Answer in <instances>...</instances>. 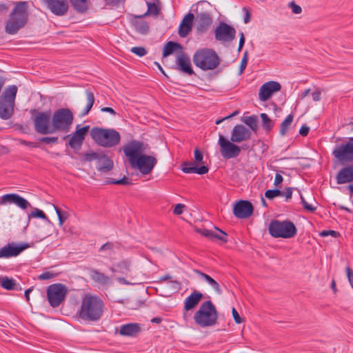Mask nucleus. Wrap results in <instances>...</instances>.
<instances>
[{
    "label": "nucleus",
    "mask_w": 353,
    "mask_h": 353,
    "mask_svg": "<svg viewBox=\"0 0 353 353\" xmlns=\"http://www.w3.org/2000/svg\"><path fill=\"white\" fill-rule=\"evenodd\" d=\"M214 37L221 42H231L236 37V30L225 22H220L214 30Z\"/></svg>",
    "instance_id": "11"
},
{
    "label": "nucleus",
    "mask_w": 353,
    "mask_h": 353,
    "mask_svg": "<svg viewBox=\"0 0 353 353\" xmlns=\"http://www.w3.org/2000/svg\"><path fill=\"white\" fill-rule=\"evenodd\" d=\"M336 180L339 185L353 182V165H347L341 169Z\"/></svg>",
    "instance_id": "25"
},
{
    "label": "nucleus",
    "mask_w": 353,
    "mask_h": 353,
    "mask_svg": "<svg viewBox=\"0 0 353 353\" xmlns=\"http://www.w3.org/2000/svg\"><path fill=\"white\" fill-rule=\"evenodd\" d=\"M292 196V188H286L284 191H283V196L285 197V201H288L291 199Z\"/></svg>",
    "instance_id": "56"
},
{
    "label": "nucleus",
    "mask_w": 353,
    "mask_h": 353,
    "mask_svg": "<svg viewBox=\"0 0 353 353\" xmlns=\"http://www.w3.org/2000/svg\"><path fill=\"white\" fill-rule=\"evenodd\" d=\"M148 5V10H147V12H145L144 14H143V16H145L148 14H158L159 12V10H158V8L157 6V5L154 3H147Z\"/></svg>",
    "instance_id": "51"
},
{
    "label": "nucleus",
    "mask_w": 353,
    "mask_h": 353,
    "mask_svg": "<svg viewBox=\"0 0 353 353\" xmlns=\"http://www.w3.org/2000/svg\"><path fill=\"white\" fill-rule=\"evenodd\" d=\"M254 208L248 201H239L234 206L233 212L239 219H247L253 213Z\"/></svg>",
    "instance_id": "17"
},
{
    "label": "nucleus",
    "mask_w": 353,
    "mask_h": 353,
    "mask_svg": "<svg viewBox=\"0 0 353 353\" xmlns=\"http://www.w3.org/2000/svg\"><path fill=\"white\" fill-rule=\"evenodd\" d=\"M218 144L220 146L221 156L225 159L237 157L241 150V148L236 145L231 140H228L223 135L219 134Z\"/></svg>",
    "instance_id": "9"
},
{
    "label": "nucleus",
    "mask_w": 353,
    "mask_h": 353,
    "mask_svg": "<svg viewBox=\"0 0 353 353\" xmlns=\"http://www.w3.org/2000/svg\"><path fill=\"white\" fill-rule=\"evenodd\" d=\"M248 61V52H245L244 54L242 57L241 61V65H240V68H239V74H243L244 70L245 69V68L247 66Z\"/></svg>",
    "instance_id": "52"
},
{
    "label": "nucleus",
    "mask_w": 353,
    "mask_h": 353,
    "mask_svg": "<svg viewBox=\"0 0 353 353\" xmlns=\"http://www.w3.org/2000/svg\"><path fill=\"white\" fill-rule=\"evenodd\" d=\"M14 103L0 100V118L3 120H8L14 114Z\"/></svg>",
    "instance_id": "31"
},
{
    "label": "nucleus",
    "mask_w": 353,
    "mask_h": 353,
    "mask_svg": "<svg viewBox=\"0 0 353 353\" xmlns=\"http://www.w3.org/2000/svg\"><path fill=\"white\" fill-rule=\"evenodd\" d=\"M281 85L279 82L270 81L263 84L259 92V98L261 101H268L275 92L281 90Z\"/></svg>",
    "instance_id": "18"
},
{
    "label": "nucleus",
    "mask_w": 353,
    "mask_h": 353,
    "mask_svg": "<svg viewBox=\"0 0 353 353\" xmlns=\"http://www.w3.org/2000/svg\"><path fill=\"white\" fill-rule=\"evenodd\" d=\"M283 181V178L282 175L280 173H276L275 175L274 182V185L275 186H278L279 184H281Z\"/></svg>",
    "instance_id": "62"
},
{
    "label": "nucleus",
    "mask_w": 353,
    "mask_h": 353,
    "mask_svg": "<svg viewBox=\"0 0 353 353\" xmlns=\"http://www.w3.org/2000/svg\"><path fill=\"white\" fill-rule=\"evenodd\" d=\"M43 1L54 14L62 16L66 13V0H43Z\"/></svg>",
    "instance_id": "23"
},
{
    "label": "nucleus",
    "mask_w": 353,
    "mask_h": 353,
    "mask_svg": "<svg viewBox=\"0 0 353 353\" xmlns=\"http://www.w3.org/2000/svg\"><path fill=\"white\" fill-rule=\"evenodd\" d=\"M14 7L6 23L5 30L9 34H15L19 29L23 28L28 19V3L27 1H13Z\"/></svg>",
    "instance_id": "3"
},
{
    "label": "nucleus",
    "mask_w": 353,
    "mask_h": 353,
    "mask_svg": "<svg viewBox=\"0 0 353 353\" xmlns=\"http://www.w3.org/2000/svg\"><path fill=\"white\" fill-rule=\"evenodd\" d=\"M185 205L182 203H178L175 205L174 209V214L176 215H180L183 213V209L185 208Z\"/></svg>",
    "instance_id": "57"
},
{
    "label": "nucleus",
    "mask_w": 353,
    "mask_h": 353,
    "mask_svg": "<svg viewBox=\"0 0 353 353\" xmlns=\"http://www.w3.org/2000/svg\"><path fill=\"white\" fill-rule=\"evenodd\" d=\"M106 184H117V185H130L131 182L130 181L129 179L126 176H123L122 179L119 180H107L105 181Z\"/></svg>",
    "instance_id": "46"
},
{
    "label": "nucleus",
    "mask_w": 353,
    "mask_h": 353,
    "mask_svg": "<svg viewBox=\"0 0 353 353\" xmlns=\"http://www.w3.org/2000/svg\"><path fill=\"white\" fill-rule=\"evenodd\" d=\"M269 234L274 238L291 239L297 233L293 222L289 220H272L268 225Z\"/></svg>",
    "instance_id": "7"
},
{
    "label": "nucleus",
    "mask_w": 353,
    "mask_h": 353,
    "mask_svg": "<svg viewBox=\"0 0 353 353\" xmlns=\"http://www.w3.org/2000/svg\"><path fill=\"white\" fill-rule=\"evenodd\" d=\"M218 319V312L211 301L201 303L198 311L194 315L195 323L202 327L215 325Z\"/></svg>",
    "instance_id": "5"
},
{
    "label": "nucleus",
    "mask_w": 353,
    "mask_h": 353,
    "mask_svg": "<svg viewBox=\"0 0 353 353\" xmlns=\"http://www.w3.org/2000/svg\"><path fill=\"white\" fill-rule=\"evenodd\" d=\"M290 8L292 9V12L294 14H299L302 11L301 8L299 5L296 4L294 2L290 3Z\"/></svg>",
    "instance_id": "58"
},
{
    "label": "nucleus",
    "mask_w": 353,
    "mask_h": 353,
    "mask_svg": "<svg viewBox=\"0 0 353 353\" xmlns=\"http://www.w3.org/2000/svg\"><path fill=\"white\" fill-rule=\"evenodd\" d=\"M141 331L140 324L137 323H130L122 325L120 327L119 333L125 336H137Z\"/></svg>",
    "instance_id": "26"
},
{
    "label": "nucleus",
    "mask_w": 353,
    "mask_h": 353,
    "mask_svg": "<svg viewBox=\"0 0 353 353\" xmlns=\"http://www.w3.org/2000/svg\"><path fill=\"white\" fill-rule=\"evenodd\" d=\"M10 6L6 3H0V14L6 13L9 10Z\"/></svg>",
    "instance_id": "63"
},
{
    "label": "nucleus",
    "mask_w": 353,
    "mask_h": 353,
    "mask_svg": "<svg viewBox=\"0 0 353 353\" xmlns=\"http://www.w3.org/2000/svg\"><path fill=\"white\" fill-rule=\"evenodd\" d=\"M57 274L53 273L52 272H46L38 276V279L41 281L43 280H49L54 278Z\"/></svg>",
    "instance_id": "53"
},
{
    "label": "nucleus",
    "mask_w": 353,
    "mask_h": 353,
    "mask_svg": "<svg viewBox=\"0 0 353 353\" xmlns=\"http://www.w3.org/2000/svg\"><path fill=\"white\" fill-rule=\"evenodd\" d=\"M294 116L292 114H288L280 125L279 134L281 136H285L292 127Z\"/></svg>",
    "instance_id": "37"
},
{
    "label": "nucleus",
    "mask_w": 353,
    "mask_h": 353,
    "mask_svg": "<svg viewBox=\"0 0 353 353\" xmlns=\"http://www.w3.org/2000/svg\"><path fill=\"white\" fill-rule=\"evenodd\" d=\"M143 17V15H134L131 23L137 32L141 34H146L149 32V26L146 21L141 19Z\"/></svg>",
    "instance_id": "30"
},
{
    "label": "nucleus",
    "mask_w": 353,
    "mask_h": 353,
    "mask_svg": "<svg viewBox=\"0 0 353 353\" xmlns=\"http://www.w3.org/2000/svg\"><path fill=\"white\" fill-rule=\"evenodd\" d=\"M241 121L246 124L253 131H256L258 128V118L256 115L249 117H243Z\"/></svg>",
    "instance_id": "39"
},
{
    "label": "nucleus",
    "mask_w": 353,
    "mask_h": 353,
    "mask_svg": "<svg viewBox=\"0 0 353 353\" xmlns=\"http://www.w3.org/2000/svg\"><path fill=\"white\" fill-rule=\"evenodd\" d=\"M321 93L320 91H315L312 92V97L314 101H319L321 100Z\"/></svg>",
    "instance_id": "64"
},
{
    "label": "nucleus",
    "mask_w": 353,
    "mask_h": 353,
    "mask_svg": "<svg viewBox=\"0 0 353 353\" xmlns=\"http://www.w3.org/2000/svg\"><path fill=\"white\" fill-rule=\"evenodd\" d=\"M130 263L128 261H122L110 268L112 272H119L127 274L130 272Z\"/></svg>",
    "instance_id": "35"
},
{
    "label": "nucleus",
    "mask_w": 353,
    "mask_h": 353,
    "mask_svg": "<svg viewBox=\"0 0 353 353\" xmlns=\"http://www.w3.org/2000/svg\"><path fill=\"white\" fill-rule=\"evenodd\" d=\"M74 9L80 13L85 12L90 3V0H70Z\"/></svg>",
    "instance_id": "36"
},
{
    "label": "nucleus",
    "mask_w": 353,
    "mask_h": 353,
    "mask_svg": "<svg viewBox=\"0 0 353 353\" xmlns=\"http://www.w3.org/2000/svg\"><path fill=\"white\" fill-rule=\"evenodd\" d=\"M114 246L113 243L107 242L101 246L99 252H107L108 254H111L113 252Z\"/></svg>",
    "instance_id": "49"
},
{
    "label": "nucleus",
    "mask_w": 353,
    "mask_h": 353,
    "mask_svg": "<svg viewBox=\"0 0 353 353\" xmlns=\"http://www.w3.org/2000/svg\"><path fill=\"white\" fill-rule=\"evenodd\" d=\"M54 207L58 216L59 225H62L66 220V212L57 206L54 205Z\"/></svg>",
    "instance_id": "47"
},
{
    "label": "nucleus",
    "mask_w": 353,
    "mask_h": 353,
    "mask_svg": "<svg viewBox=\"0 0 353 353\" xmlns=\"http://www.w3.org/2000/svg\"><path fill=\"white\" fill-rule=\"evenodd\" d=\"M143 143L139 141L132 140L123 147V152L128 158L130 165L142 154Z\"/></svg>",
    "instance_id": "13"
},
{
    "label": "nucleus",
    "mask_w": 353,
    "mask_h": 353,
    "mask_svg": "<svg viewBox=\"0 0 353 353\" xmlns=\"http://www.w3.org/2000/svg\"><path fill=\"white\" fill-rule=\"evenodd\" d=\"M34 116V130L41 134H48L57 131L66 130V108L57 110L52 118L50 111L38 112L31 110Z\"/></svg>",
    "instance_id": "1"
},
{
    "label": "nucleus",
    "mask_w": 353,
    "mask_h": 353,
    "mask_svg": "<svg viewBox=\"0 0 353 353\" xmlns=\"http://www.w3.org/2000/svg\"><path fill=\"white\" fill-rule=\"evenodd\" d=\"M130 51L140 57L145 56L148 52L146 49L141 46L132 47Z\"/></svg>",
    "instance_id": "48"
},
{
    "label": "nucleus",
    "mask_w": 353,
    "mask_h": 353,
    "mask_svg": "<svg viewBox=\"0 0 353 353\" xmlns=\"http://www.w3.org/2000/svg\"><path fill=\"white\" fill-rule=\"evenodd\" d=\"M194 159H195L196 163L197 164L203 163V153L198 148H196L194 150Z\"/></svg>",
    "instance_id": "55"
},
{
    "label": "nucleus",
    "mask_w": 353,
    "mask_h": 353,
    "mask_svg": "<svg viewBox=\"0 0 353 353\" xmlns=\"http://www.w3.org/2000/svg\"><path fill=\"white\" fill-rule=\"evenodd\" d=\"M114 166L112 160H111L106 154L101 153L97 161V169L101 172H107L110 171Z\"/></svg>",
    "instance_id": "27"
},
{
    "label": "nucleus",
    "mask_w": 353,
    "mask_h": 353,
    "mask_svg": "<svg viewBox=\"0 0 353 353\" xmlns=\"http://www.w3.org/2000/svg\"><path fill=\"white\" fill-rule=\"evenodd\" d=\"M15 281L16 280L12 277L3 276L1 283V287L6 290H12V288H14V283Z\"/></svg>",
    "instance_id": "42"
},
{
    "label": "nucleus",
    "mask_w": 353,
    "mask_h": 353,
    "mask_svg": "<svg viewBox=\"0 0 353 353\" xmlns=\"http://www.w3.org/2000/svg\"><path fill=\"white\" fill-rule=\"evenodd\" d=\"M212 24V18L208 12L197 13L196 17V29L199 34L206 32Z\"/></svg>",
    "instance_id": "19"
},
{
    "label": "nucleus",
    "mask_w": 353,
    "mask_h": 353,
    "mask_svg": "<svg viewBox=\"0 0 353 353\" xmlns=\"http://www.w3.org/2000/svg\"><path fill=\"white\" fill-rule=\"evenodd\" d=\"M192 61L194 64L207 71L216 68L220 64V58L216 52L210 48H201L195 52Z\"/></svg>",
    "instance_id": "4"
},
{
    "label": "nucleus",
    "mask_w": 353,
    "mask_h": 353,
    "mask_svg": "<svg viewBox=\"0 0 353 353\" xmlns=\"http://www.w3.org/2000/svg\"><path fill=\"white\" fill-rule=\"evenodd\" d=\"M198 232L203 236L208 237L210 239H218L221 241L223 243L228 242V234L224 231L219 229L218 228H214V230H208V229H200Z\"/></svg>",
    "instance_id": "24"
},
{
    "label": "nucleus",
    "mask_w": 353,
    "mask_h": 353,
    "mask_svg": "<svg viewBox=\"0 0 353 353\" xmlns=\"http://www.w3.org/2000/svg\"><path fill=\"white\" fill-rule=\"evenodd\" d=\"M176 64L177 70H179L188 75H192L194 74L191 65L190 59L183 52H181L177 54Z\"/></svg>",
    "instance_id": "21"
},
{
    "label": "nucleus",
    "mask_w": 353,
    "mask_h": 353,
    "mask_svg": "<svg viewBox=\"0 0 353 353\" xmlns=\"http://www.w3.org/2000/svg\"><path fill=\"white\" fill-rule=\"evenodd\" d=\"M243 11L245 13V16H244V19H243L244 23H248L250 21V10H249V9L248 8L243 7Z\"/></svg>",
    "instance_id": "60"
},
{
    "label": "nucleus",
    "mask_w": 353,
    "mask_h": 353,
    "mask_svg": "<svg viewBox=\"0 0 353 353\" xmlns=\"http://www.w3.org/2000/svg\"><path fill=\"white\" fill-rule=\"evenodd\" d=\"M301 203H302L304 209H305L306 210H307L310 212H313L316 210V208L311 204H309L302 196H301Z\"/></svg>",
    "instance_id": "54"
},
{
    "label": "nucleus",
    "mask_w": 353,
    "mask_h": 353,
    "mask_svg": "<svg viewBox=\"0 0 353 353\" xmlns=\"http://www.w3.org/2000/svg\"><path fill=\"white\" fill-rule=\"evenodd\" d=\"M90 134L95 143L105 148L114 147L121 141L120 134L114 129L94 127L91 129Z\"/></svg>",
    "instance_id": "6"
},
{
    "label": "nucleus",
    "mask_w": 353,
    "mask_h": 353,
    "mask_svg": "<svg viewBox=\"0 0 353 353\" xmlns=\"http://www.w3.org/2000/svg\"><path fill=\"white\" fill-rule=\"evenodd\" d=\"M182 171L185 173H196L198 174H204L208 172L209 168L206 165L196 167L193 162H184L181 165Z\"/></svg>",
    "instance_id": "28"
},
{
    "label": "nucleus",
    "mask_w": 353,
    "mask_h": 353,
    "mask_svg": "<svg viewBox=\"0 0 353 353\" xmlns=\"http://www.w3.org/2000/svg\"><path fill=\"white\" fill-rule=\"evenodd\" d=\"M34 243L22 242L17 243L11 242L0 248V258L8 259L19 256L26 249L33 247Z\"/></svg>",
    "instance_id": "10"
},
{
    "label": "nucleus",
    "mask_w": 353,
    "mask_h": 353,
    "mask_svg": "<svg viewBox=\"0 0 353 353\" xmlns=\"http://www.w3.org/2000/svg\"><path fill=\"white\" fill-rule=\"evenodd\" d=\"M310 131V128L307 126L306 125H303L301 126V129L299 130V134L305 137L308 134Z\"/></svg>",
    "instance_id": "61"
},
{
    "label": "nucleus",
    "mask_w": 353,
    "mask_h": 353,
    "mask_svg": "<svg viewBox=\"0 0 353 353\" xmlns=\"http://www.w3.org/2000/svg\"><path fill=\"white\" fill-rule=\"evenodd\" d=\"M265 196L268 199H273L274 198H275L276 196H283V191H281L279 189L268 190L265 192Z\"/></svg>",
    "instance_id": "45"
},
{
    "label": "nucleus",
    "mask_w": 353,
    "mask_h": 353,
    "mask_svg": "<svg viewBox=\"0 0 353 353\" xmlns=\"http://www.w3.org/2000/svg\"><path fill=\"white\" fill-rule=\"evenodd\" d=\"M194 272L204 279L214 290L219 294H221L222 290L219 284L211 276L199 270H194Z\"/></svg>",
    "instance_id": "34"
},
{
    "label": "nucleus",
    "mask_w": 353,
    "mask_h": 353,
    "mask_svg": "<svg viewBox=\"0 0 353 353\" xmlns=\"http://www.w3.org/2000/svg\"><path fill=\"white\" fill-rule=\"evenodd\" d=\"M18 88L15 85H9L3 91L0 100L14 103Z\"/></svg>",
    "instance_id": "33"
},
{
    "label": "nucleus",
    "mask_w": 353,
    "mask_h": 353,
    "mask_svg": "<svg viewBox=\"0 0 353 353\" xmlns=\"http://www.w3.org/2000/svg\"><path fill=\"white\" fill-rule=\"evenodd\" d=\"M91 279L101 285H109L112 283L111 278L105 275L97 270H91L90 272Z\"/></svg>",
    "instance_id": "32"
},
{
    "label": "nucleus",
    "mask_w": 353,
    "mask_h": 353,
    "mask_svg": "<svg viewBox=\"0 0 353 353\" xmlns=\"http://www.w3.org/2000/svg\"><path fill=\"white\" fill-rule=\"evenodd\" d=\"M8 203L15 204L23 210L31 207L30 203L27 199L16 193L6 194L1 197L0 205H6Z\"/></svg>",
    "instance_id": "15"
},
{
    "label": "nucleus",
    "mask_w": 353,
    "mask_h": 353,
    "mask_svg": "<svg viewBox=\"0 0 353 353\" xmlns=\"http://www.w3.org/2000/svg\"><path fill=\"white\" fill-rule=\"evenodd\" d=\"M89 125L81 127V125H77L76 127V131L72 134L69 140L68 144L70 146L75 150H80L85 137L89 131Z\"/></svg>",
    "instance_id": "16"
},
{
    "label": "nucleus",
    "mask_w": 353,
    "mask_h": 353,
    "mask_svg": "<svg viewBox=\"0 0 353 353\" xmlns=\"http://www.w3.org/2000/svg\"><path fill=\"white\" fill-rule=\"evenodd\" d=\"M46 296L50 305L53 308L57 307L65 300L66 285L62 283L50 285L46 289Z\"/></svg>",
    "instance_id": "8"
},
{
    "label": "nucleus",
    "mask_w": 353,
    "mask_h": 353,
    "mask_svg": "<svg viewBox=\"0 0 353 353\" xmlns=\"http://www.w3.org/2000/svg\"><path fill=\"white\" fill-rule=\"evenodd\" d=\"M59 138L57 137H43L39 139V141L41 143L46 144H52L58 142Z\"/></svg>",
    "instance_id": "50"
},
{
    "label": "nucleus",
    "mask_w": 353,
    "mask_h": 353,
    "mask_svg": "<svg viewBox=\"0 0 353 353\" xmlns=\"http://www.w3.org/2000/svg\"><path fill=\"white\" fill-rule=\"evenodd\" d=\"M157 163V160L152 156L141 154L132 165V168H137L143 174H150Z\"/></svg>",
    "instance_id": "12"
},
{
    "label": "nucleus",
    "mask_w": 353,
    "mask_h": 353,
    "mask_svg": "<svg viewBox=\"0 0 353 353\" xmlns=\"http://www.w3.org/2000/svg\"><path fill=\"white\" fill-rule=\"evenodd\" d=\"M203 298V294L194 290L190 296H188L184 301V309L186 311L194 308Z\"/></svg>",
    "instance_id": "29"
},
{
    "label": "nucleus",
    "mask_w": 353,
    "mask_h": 353,
    "mask_svg": "<svg viewBox=\"0 0 353 353\" xmlns=\"http://www.w3.org/2000/svg\"><path fill=\"white\" fill-rule=\"evenodd\" d=\"M86 94V99H87V104L83 112H81V116H85L88 114L91 108H92L94 103V96L92 92L90 90L85 91Z\"/></svg>",
    "instance_id": "40"
},
{
    "label": "nucleus",
    "mask_w": 353,
    "mask_h": 353,
    "mask_svg": "<svg viewBox=\"0 0 353 353\" xmlns=\"http://www.w3.org/2000/svg\"><path fill=\"white\" fill-rule=\"evenodd\" d=\"M101 154V152H94L92 150L88 151L83 155V160L84 161H88V162H90L92 161H97Z\"/></svg>",
    "instance_id": "44"
},
{
    "label": "nucleus",
    "mask_w": 353,
    "mask_h": 353,
    "mask_svg": "<svg viewBox=\"0 0 353 353\" xmlns=\"http://www.w3.org/2000/svg\"><path fill=\"white\" fill-rule=\"evenodd\" d=\"M81 305L77 311V316L84 321L96 322L103 316L105 304L96 294H84L81 297Z\"/></svg>",
    "instance_id": "2"
},
{
    "label": "nucleus",
    "mask_w": 353,
    "mask_h": 353,
    "mask_svg": "<svg viewBox=\"0 0 353 353\" xmlns=\"http://www.w3.org/2000/svg\"><path fill=\"white\" fill-rule=\"evenodd\" d=\"M179 50H182L181 44L174 41H169L164 46L163 56L168 57Z\"/></svg>",
    "instance_id": "38"
},
{
    "label": "nucleus",
    "mask_w": 353,
    "mask_h": 353,
    "mask_svg": "<svg viewBox=\"0 0 353 353\" xmlns=\"http://www.w3.org/2000/svg\"><path fill=\"white\" fill-rule=\"evenodd\" d=\"M251 132L241 124L236 125L231 132L230 140L234 143H241L251 137Z\"/></svg>",
    "instance_id": "20"
},
{
    "label": "nucleus",
    "mask_w": 353,
    "mask_h": 353,
    "mask_svg": "<svg viewBox=\"0 0 353 353\" xmlns=\"http://www.w3.org/2000/svg\"><path fill=\"white\" fill-rule=\"evenodd\" d=\"M334 157L341 162L353 161V143L348 142L337 145L332 152Z\"/></svg>",
    "instance_id": "14"
},
{
    "label": "nucleus",
    "mask_w": 353,
    "mask_h": 353,
    "mask_svg": "<svg viewBox=\"0 0 353 353\" xmlns=\"http://www.w3.org/2000/svg\"><path fill=\"white\" fill-rule=\"evenodd\" d=\"M232 316H233L234 321L237 324L241 323L242 322L241 318L240 317L238 312L236 311V310L234 307L232 308Z\"/></svg>",
    "instance_id": "59"
},
{
    "label": "nucleus",
    "mask_w": 353,
    "mask_h": 353,
    "mask_svg": "<svg viewBox=\"0 0 353 353\" xmlns=\"http://www.w3.org/2000/svg\"><path fill=\"white\" fill-rule=\"evenodd\" d=\"M261 118L263 129L266 131L272 130L274 125V122L269 118L268 114L265 113H261Z\"/></svg>",
    "instance_id": "43"
},
{
    "label": "nucleus",
    "mask_w": 353,
    "mask_h": 353,
    "mask_svg": "<svg viewBox=\"0 0 353 353\" xmlns=\"http://www.w3.org/2000/svg\"><path fill=\"white\" fill-rule=\"evenodd\" d=\"M31 218H38L50 221L45 212L43 210L38 208H34V210H32L30 214H28L27 226L29 225L30 219Z\"/></svg>",
    "instance_id": "41"
},
{
    "label": "nucleus",
    "mask_w": 353,
    "mask_h": 353,
    "mask_svg": "<svg viewBox=\"0 0 353 353\" xmlns=\"http://www.w3.org/2000/svg\"><path fill=\"white\" fill-rule=\"evenodd\" d=\"M194 15L192 12H189L184 16L179 28V35L182 37H186L192 31Z\"/></svg>",
    "instance_id": "22"
}]
</instances>
